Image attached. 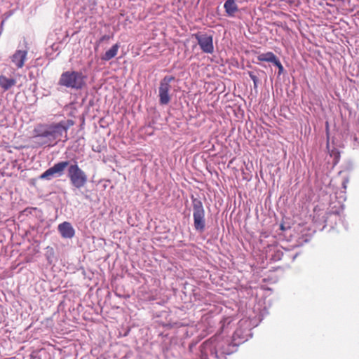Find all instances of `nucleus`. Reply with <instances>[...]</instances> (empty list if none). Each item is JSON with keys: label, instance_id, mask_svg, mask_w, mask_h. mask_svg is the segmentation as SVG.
<instances>
[{"label": "nucleus", "instance_id": "1", "mask_svg": "<svg viewBox=\"0 0 359 359\" xmlns=\"http://www.w3.org/2000/svg\"><path fill=\"white\" fill-rule=\"evenodd\" d=\"M236 351V344L229 339L211 338L203 344L201 359H226V355H230Z\"/></svg>", "mask_w": 359, "mask_h": 359}, {"label": "nucleus", "instance_id": "2", "mask_svg": "<svg viewBox=\"0 0 359 359\" xmlns=\"http://www.w3.org/2000/svg\"><path fill=\"white\" fill-rule=\"evenodd\" d=\"M74 125L72 120L62 121L57 123H53L47 126V128L41 132L38 136L48 137L50 140L60 141L62 137H65V140H67V130Z\"/></svg>", "mask_w": 359, "mask_h": 359}, {"label": "nucleus", "instance_id": "3", "mask_svg": "<svg viewBox=\"0 0 359 359\" xmlns=\"http://www.w3.org/2000/svg\"><path fill=\"white\" fill-rule=\"evenodd\" d=\"M86 76L81 72L66 71L63 72L58 81V84L66 88L80 90L86 85Z\"/></svg>", "mask_w": 359, "mask_h": 359}, {"label": "nucleus", "instance_id": "4", "mask_svg": "<svg viewBox=\"0 0 359 359\" xmlns=\"http://www.w3.org/2000/svg\"><path fill=\"white\" fill-rule=\"evenodd\" d=\"M68 177L71 184L77 189L83 187L88 181L86 174L79 167L76 163L69 166Z\"/></svg>", "mask_w": 359, "mask_h": 359}, {"label": "nucleus", "instance_id": "5", "mask_svg": "<svg viewBox=\"0 0 359 359\" xmlns=\"http://www.w3.org/2000/svg\"><path fill=\"white\" fill-rule=\"evenodd\" d=\"M193 217L195 229L203 232L205 226V211L202 202L197 198L193 199Z\"/></svg>", "mask_w": 359, "mask_h": 359}, {"label": "nucleus", "instance_id": "6", "mask_svg": "<svg viewBox=\"0 0 359 359\" xmlns=\"http://www.w3.org/2000/svg\"><path fill=\"white\" fill-rule=\"evenodd\" d=\"M175 80L172 76H165L160 83L159 86V102L162 105L168 104L170 101V97L168 94L171 86L170 83Z\"/></svg>", "mask_w": 359, "mask_h": 359}, {"label": "nucleus", "instance_id": "7", "mask_svg": "<svg viewBox=\"0 0 359 359\" xmlns=\"http://www.w3.org/2000/svg\"><path fill=\"white\" fill-rule=\"evenodd\" d=\"M197 40L201 50L208 54H212L214 52L213 37L208 34L196 33L193 34Z\"/></svg>", "mask_w": 359, "mask_h": 359}, {"label": "nucleus", "instance_id": "8", "mask_svg": "<svg viewBox=\"0 0 359 359\" xmlns=\"http://www.w3.org/2000/svg\"><path fill=\"white\" fill-rule=\"evenodd\" d=\"M68 165L69 161L58 162L42 173L40 179L49 180L55 176H61Z\"/></svg>", "mask_w": 359, "mask_h": 359}, {"label": "nucleus", "instance_id": "9", "mask_svg": "<svg viewBox=\"0 0 359 359\" xmlns=\"http://www.w3.org/2000/svg\"><path fill=\"white\" fill-rule=\"evenodd\" d=\"M27 51L22 50H18L11 57V62L18 68L21 69L25 65V62L27 60Z\"/></svg>", "mask_w": 359, "mask_h": 359}, {"label": "nucleus", "instance_id": "10", "mask_svg": "<svg viewBox=\"0 0 359 359\" xmlns=\"http://www.w3.org/2000/svg\"><path fill=\"white\" fill-rule=\"evenodd\" d=\"M58 231L64 238H72L75 235V230L68 222H64L57 226Z\"/></svg>", "mask_w": 359, "mask_h": 359}, {"label": "nucleus", "instance_id": "11", "mask_svg": "<svg viewBox=\"0 0 359 359\" xmlns=\"http://www.w3.org/2000/svg\"><path fill=\"white\" fill-rule=\"evenodd\" d=\"M17 81L14 78H8L5 75H0V86L4 91H7L15 86Z\"/></svg>", "mask_w": 359, "mask_h": 359}, {"label": "nucleus", "instance_id": "12", "mask_svg": "<svg viewBox=\"0 0 359 359\" xmlns=\"http://www.w3.org/2000/svg\"><path fill=\"white\" fill-rule=\"evenodd\" d=\"M224 8L226 15L230 17L234 16L236 13L238 11L236 0H226L224 4Z\"/></svg>", "mask_w": 359, "mask_h": 359}, {"label": "nucleus", "instance_id": "13", "mask_svg": "<svg viewBox=\"0 0 359 359\" xmlns=\"http://www.w3.org/2000/svg\"><path fill=\"white\" fill-rule=\"evenodd\" d=\"M119 44L116 43L111 46V48L106 51V53L102 55V60L105 61H109L111 59L114 58L118 53L119 49Z\"/></svg>", "mask_w": 359, "mask_h": 359}, {"label": "nucleus", "instance_id": "14", "mask_svg": "<svg viewBox=\"0 0 359 359\" xmlns=\"http://www.w3.org/2000/svg\"><path fill=\"white\" fill-rule=\"evenodd\" d=\"M278 57L272 52H267L264 53H260L257 56V60L260 62H269L274 63Z\"/></svg>", "mask_w": 359, "mask_h": 359}, {"label": "nucleus", "instance_id": "15", "mask_svg": "<svg viewBox=\"0 0 359 359\" xmlns=\"http://www.w3.org/2000/svg\"><path fill=\"white\" fill-rule=\"evenodd\" d=\"M273 65L278 67V69L279 70V74H281L283 71V67L282 64L280 63V60H278V58L276 59V60L274 62Z\"/></svg>", "mask_w": 359, "mask_h": 359}, {"label": "nucleus", "instance_id": "16", "mask_svg": "<svg viewBox=\"0 0 359 359\" xmlns=\"http://www.w3.org/2000/svg\"><path fill=\"white\" fill-rule=\"evenodd\" d=\"M109 38H110V36H108V35H104L103 36H102V37L100 38V41L101 42V41H104V40H109Z\"/></svg>", "mask_w": 359, "mask_h": 359}, {"label": "nucleus", "instance_id": "17", "mask_svg": "<svg viewBox=\"0 0 359 359\" xmlns=\"http://www.w3.org/2000/svg\"><path fill=\"white\" fill-rule=\"evenodd\" d=\"M250 78L253 80L254 83H255L257 81V76L252 74H250Z\"/></svg>", "mask_w": 359, "mask_h": 359}, {"label": "nucleus", "instance_id": "18", "mask_svg": "<svg viewBox=\"0 0 359 359\" xmlns=\"http://www.w3.org/2000/svg\"><path fill=\"white\" fill-rule=\"evenodd\" d=\"M326 130L328 132V123L327 122L326 123Z\"/></svg>", "mask_w": 359, "mask_h": 359}]
</instances>
